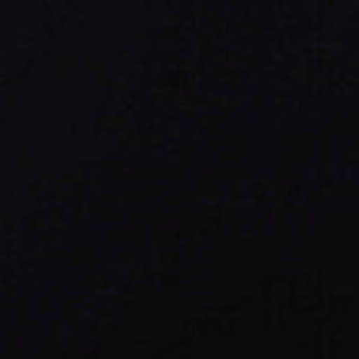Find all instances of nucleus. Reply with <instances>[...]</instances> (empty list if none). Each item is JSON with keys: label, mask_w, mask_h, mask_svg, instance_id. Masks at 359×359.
<instances>
[{"label": "nucleus", "mask_w": 359, "mask_h": 359, "mask_svg": "<svg viewBox=\"0 0 359 359\" xmlns=\"http://www.w3.org/2000/svg\"><path fill=\"white\" fill-rule=\"evenodd\" d=\"M358 172H354V176L358 177Z\"/></svg>", "instance_id": "nucleus-1"}]
</instances>
